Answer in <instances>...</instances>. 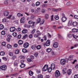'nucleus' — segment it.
Returning <instances> with one entry per match:
<instances>
[{
    "instance_id": "f257e3e1",
    "label": "nucleus",
    "mask_w": 78,
    "mask_h": 78,
    "mask_svg": "<svg viewBox=\"0 0 78 78\" xmlns=\"http://www.w3.org/2000/svg\"><path fill=\"white\" fill-rule=\"evenodd\" d=\"M60 72H59L58 70H56L55 73V76H56V77H58V76H60Z\"/></svg>"
},
{
    "instance_id": "f03ea898",
    "label": "nucleus",
    "mask_w": 78,
    "mask_h": 78,
    "mask_svg": "<svg viewBox=\"0 0 78 78\" xmlns=\"http://www.w3.org/2000/svg\"><path fill=\"white\" fill-rule=\"evenodd\" d=\"M0 69L1 70H5L6 69H7V66L6 65H4L1 66Z\"/></svg>"
},
{
    "instance_id": "7ed1b4c3",
    "label": "nucleus",
    "mask_w": 78,
    "mask_h": 78,
    "mask_svg": "<svg viewBox=\"0 0 78 78\" xmlns=\"http://www.w3.org/2000/svg\"><path fill=\"white\" fill-rule=\"evenodd\" d=\"M23 46L25 48H28V47H29V43L27 42L23 44Z\"/></svg>"
},
{
    "instance_id": "20e7f679",
    "label": "nucleus",
    "mask_w": 78,
    "mask_h": 78,
    "mask_svg": "<svg viewBox=\"0 0 78 78\" xmlns=\"http://www.w3.org/2000/svg\"><path fill=\"white\" fill-rule=\"evenodd\" d=\"M48 70V65H45L43 68V71H45Z\"/></svg>"
},
{
    "instance_id": "39448f33",
    "label": "nucleus",
    "mask_w": 78,
    "mask_h": 78,
    "mask_svg": "<svg viewBox=\"0 0 78 78\" xmlns=\"http://www.w3.org/2000/svg\"><path fill=\"white\" fill-rule=\"evenodd\" d=\"M61 64L62 65H63L66 64V60L64 59H61L60 61Z\"/></svg>"
},
{
    "instance_id": "423d86ee",
    "label": "nucleus",
    "mask_w": 78,
    "mask_h": 78,
    "mask_svg": "<svg viewBox=\"0 0 78 78\" xmlns=\"http://www.w3.org/2000/svg\"><path fill=\"white\" fill-rule=\"evenodd\" d=\"M50 45V40H48L46 43V46L48 47V46H49Z\"/></svg>"
},
{
    "instance_id": "0eeeda50",
    "label": "nucleus",
    "mask_w": 78,
    "mask_h": 78,
    "mask_svg": "<svg viewBox=\"0 0 78 78\" xmlns=\"http://www.w3.org/2000/svg\"><path fill=\"white\" fill-rule=\"evenodd\" d=\"M16 30V28L15 27H12L10 29V31L11 32H14Z\"/></svg>"
},
{
    "instance_id": "6e6552de",
    "label": "nucleus",
    "mask_w": 78,
    "mask_h": 78,
    "mask_svg": "<svg viewBox=\"0 0 78 78\" xmlns=\"http://www.w3.org/2000/svg\"><path fill=\"white\" fill-rule=\"evenodd\" d=\"M25 21V19L24 17L22 18L20 20V22L21 23H24Z\"/></svg>"
},
{
    "instance_id": "1a4fd4ad",
    "label": "nucleus",
    "mask_w": 78,
    "mask_h": 78,
    "mask_svg": "<svg viewBox=\"0 0 78 78\" xmlns=\"http://www.w3.org/2000/svg\"><path fill=\"white\" fill-rule=\"evenodd\" d=\"M58 42H55L53 46L55 48H57L58 47Z\"/></svg>"
},
{
    "instance_id": "9d476101",
    "label": "nucleus",
    "mask_w": 78,
    "mask_h": 78,
    "mask_svg": "<svg viewBox=\"0 0 78 78\" xmlns=\"http://www.w3.org/2000/svg\"><path fill=\"white\" fill-rule=\"evenodd\" d=\"M72 74V69H69L67 72V74L68 75H70Z\"/></svg>"
},
{
    "instance_id": "9b49d317",
    "label": "nucleus",
    "mask_w": 78,
    "mask_h": 78,
    "mask_svg": "<svg viewBox=\"0 0 78 78\" xmlns=\"http://www.w3.org/2000/svg\"><path fill=\"white\" fill-rule=\"evenodd\" d=\"M9 14V12L7 11H5L4 12V15L5 16H8Z\"/></svg>"
},
{
    "instance_id": "f8f14e48",
    "label": "nucleus",
    "mask_w": 78,
    "mask_h": 78,
    "mask_svg": "<svg viewBox=\"0 0 78 78\" xmlns=\"http://www.w3.org/2000/svg\"><path fill=\"white\" fill-rule=\"evenodd\" d=\"M51 68L52 70H54L55 69V64H52L51 65Z\"/></svg>"
},
{
    "instance_id": "ddd939ff",
    "label": "nucleus",
    "mask_w": 78,
    "mask_h": 78,
    "mask_svg": "<svg viewBox=\"0 0 78 78\" xmlns=\"http://www.w3.org/2000/svg\"><path fill=\"white\" fill-rule=\"evenodd\" d=\"M28 32V30L27 29H23L22 31V33H23V34H25V33H27Z\"/></svg>"
},
{
    "instance_id": "4468645a",
    "label": "nucleus",
    "mask_w": 78,
    "mask_h": 78,
    "mask_svg": "<svg viewBox=\"0 0 78 78\" xmlns=\"http://www.w3.org/2000/svg\"><path fill=\"white\" fill-rule=\"evenodd\" d=\"M72 31L73 33H75L76 32H78V29H77L74 28V29H72Z\"/></svg>"
},
{
    "instance_id": "2eb2a0df",
    "label": "nucleus",
    "mask_w": 78,
    "mask_h": 78,
    "mask_svg": "<svg viewBox=\"0 0 78 78\" xmlns=\"http://www.w3.org/2000/svg\"><path fill=\"white\" fill-rule=\"evenodd\" d=\"M62 20L63 22H66V21L67 18L66 17H62Z\"/></svg>"
},
{
    "instance_id": "dca6fc26",
    "label": "nucleus",
    "mask_w": 78,
    "mask_h": 78,
    "mask_svg": "<svg viewBox=\"0 0 78 78\" xmlns=\"http://www.w3.org/2000/svg\"><path fill=\"white\" fill-rule=\"evenodd\" d=\"M31 48L33 50H35L36 48V46L35 45H33L31 46Z\"/></svg>"
},
{
    "instance_id": "f3484780",
    "label": "nucleus",
    "mask_w": 78,
    "mask_h": 78,
    "mask_svg": "<svg viewBox=\"0 0 78 78\" xmlns=\"http://www.w3.org/2000/svg\"><path fill=\"white\" fill-rule=\"evenodd\" d=\"M41 18H38L36 22V24H38V23H39L41 22Z\"/></svg>"
},
{
    "instance_id": "a211bd4d",
    "label": "nucleus",
    "mask_w": 78,
    "mask_h": 78,
    "mask_svg": "<svg viewBox=\"0 0 78 78\" xmlns=\"http://www.w3.org/2000/svg\"><path fill=\"white\" fill-rule=\"evenodd\" d=\"M78 25V23L76 22H74L73 23V25L74 27H76Z\"/></svg>"
},
{
    "instance_id": "6ab92c4d",
    "label": "nucleus",
    "mask_w": 78,
    "mask_h": 78,
    "mask_svg": "<svg viewBox=\"0 0 78 78\" xmlns=\"http://www.w3.org/2000/svg\"><path fill=\"white\" fill-rule=\"evenodd\" d=\"M73 56L72 55H70L68 58V60L69 61H72V59H73Z\"/></svg>"
},
{
    "instance_id": "aec40b11",
    "label": "nucleus",
    "mask_w": 78,
    "mask_h": 78,
    "mask_svg": "<svg viewBox=\"0 0 78 78\" xmlns=\"http://www.w3.org/2000/svg\"><path fill=\"white\" fill-rule=\"evenodd\" d=\"M20 66L21 67V68H24L25 67V64L21 63V65Z\"/></svg>"
},
{
    "instance_id": "412c9836",
    "label": "nucleus",
    "mask_w": 78,
    "mask_h": 78,
    "mask_svg": "<svg viewBox=\"0 0 78 78\" xmlns=\"http://www.w3.org/2000/svg\"><path fill=\"white\" fill-rule=\"evenodd\" d=\"M37 78H43V75L42 74L38 75L37 76Z\"/></svg>"
},
{
    "instance_id": "4be33fe9",
    "label": "nucleus",
    "mask_w": 78,
    "mask_h": 78,
    "mask_svg": "<svg viewBox=\"0 0 78 78\" xmlns=\"http://www.w3.org/2000/svg\"><path fill=\"white\" fill-rule=\"evenodd\" d=\"M67 72V69L66 68L64 69L63 70V73L65 74Z\"/></svg>"
},
{
    "instance_id": "5701e85b",
    "label": "nucleus",
    "mask_w": 78,
    "mask_h": 78,
    "mask_svg": "<svg viewBox=\"0 0 78 78\" xmlns=\"http://www.w3.org/2000/svg\"><path fill=\"white\" fill-rule=\"evenodd\" d=\"M22 52L23 53H27V50L25 48H23L22 49Z\"/></svg>"
},
{
    "instance_id": "b1692460",
    "label": "nucleus",
    "mask_w": 78,
    "mask_h": 78,
    "mask_svg": "<svg viewBox=\"0 0 78 78\" xmlns=\"http://www.w3.org/2000/svg\"><path fill=\"white\" fill-rule=\"evenodd\" d=\"M36 48L38 50H40L41 48V45H38L37 47L36 46Z\"/></svg>"
},
{
    "instance_id": "393cba45",
    "label": "nucleus",
    "mask_w": 78,
    "mask_h": 78,
    "mask_svg": "<svg viewBox=\"0 0 78 78\" xmlns=\"http://www.w3.org/2000/svg\"><path fill=\"white\" fill-rule=\"evenodd\" d=\"M18 43L19 45H22V44H23V41L22 40L19 41Z\"/></svg>"
},
{
    "instance_id": "a878e982",
    "label": "nucleus",
    "mask_w": 78,
    "mask_h": 78,
    "mask_svg": "<svg viewBox=\"0 0 78 78\" xmlns=\"http://www.w3.org/2000/svg\"><path fill=\"white\" fill-rule=\"evenodd\" d=\"M4 28V26L3 24H0V30H3Z\"/></svg>"
},
{
    "instance_id": "bb28decb",
    "label": "nucleus",
    "mask_w": 78,
    "mask_h": 78,
    "mask_svg": "<svg viewBox=\"0 0 78 78\" xmlns=\"http://www.w3.org/2000/svg\"><path fill=\"white\" fill-rule=\"evenodd\" d=\"M51 51V49L50 48H48L46 50L47 52H48V53H50V51Z\"/></svg>"
},
{
    "instance_id": "cd10ccee",
    "label": "nucleus",
    "mask_w": 78,
    "mask_h": 78,
    "mask_svg": "<svg viewBox=\"0 0 78 78\" xmlns=\"http://www.w3.org/2000/svg\"><path fill=\"white\" fill-rule=\"evenodd\" d=\"M48 18H49V16H48V14H46L45 17V19H48Z\"/></svg>"
},
{
    "instance_id": "c85d7f7f",
    "label": "nucleus",
    "mask_w": 78,
    "mask_h": 78,
    "mask_svg": "<svg viewBox=\"0 0 78 78\" xmlns=\"http://www.w3.org/2000/svg\"><path fill=\"white\" fill-rule=\"evenodd\" d=\"M51 55L54 56L55 55H56V53L55 52V51H52L51 52Z\"/></svg>"
},
{
    "instance_id": "c756f323",
    "label": "nucleus",
    "mask_w": 78,
    "mask_h": 78,
    "mask_svg": "<svg viewBox=\"0 0 78 78\" xmlns=\"http://www.w3.org/2000/svg\"><path fill=\"white\" fill-rule=\"evenodd\" d=\"M5 53L3 51H1L0 52V55L1 56H4V55H5Z\"/></svg>"
},
{
    "instance_id": "7c9ffc66",
    "label": "nucleus",
    "mask_w": 78,
    "mask_h": 78,
    "mask_svg": "<svg viewBox=\"0 0 78 78\" xmlns=\"http://www.w3.org/2000/svg\"><path fill=\"white\" fill-rule=\"evenodd\" d=\"M40 2H37L36 3V6H39L40 5Z\"/></svg>"
},
{
    "instance_id": "2f4dec72",
    "label": "nucleus",
    "mask_w": 78,
    "mask_h": 78,
    "mask_svg": "<svg viewBox=\"0 0 78 78\" xmlns=\"http://www.w3.org/2000/svg\"><path fill=\"white\" fill-rule=\"evenodd\" d=\"M72 22L71 21H70L69 22L68 26H69V27H70V26H71V25H72Z\"/></svg>"
},
{
    "instance_id": "473e14b6",
    "label": "nucleus",
    "mask_w": 78,
    "mask_h": 78,
    "mask_svg": "<svg viewBox=\"0 0 78 78\" xmlns=\"http://www.w3.org/2000/svg\"><path fill=\"white\" fill-rule=\"evenodd\" d=\"M29 73L30 76H32L33 75V72L31 71H29Z\"/></svg>"
},
{
    "instance_id": "72a5a7b5",
    "label": "nucleus",
    "mask_w": 78,
    "mask_h": 78,
    "mask_svg": "<svg viewBox=\"0 0 78 78\" xmlns=\"http://www.w3.org/2000/svg\"><path fill=\"white\" fill-rule=\"evenodd\" d=\"M17 16L18 17H20V16H21L22 17V16H23V14H21L20 13H18L17 14Z\"/></svg>"
},
{
    "instance_id": "f704fd0d",
    "label": "nucleus",
    "mask_w": 78,
    "mask_h": 78,
    "mask_svg": "<svg viewBox=\"0 0 78 78\" xmlns=\"http://www.w3.org/2000/svg\"><path fill=\"white\" fill-rule=\"evenodd\" d=\"M58 38H59L60 39H64V38H63V37L60 34L58 35Z\"/></svg>"
},
{
    "instance_id": "c9c22d12",
    "label": "nucleus",
    "mask_w": 78,
    "mask_h": 78,
    "mask_svg": "<svg viewBox=\"0 0 78 78\" xmlns=\"http://www.w3.org/2000/svg\"><path fill=\"white\" fill-rule=\"evenodd\" d=\"M15 53L16 54H19V50L18 49H17L15 51Z\"/></svg>"
},
{
    "instance_id": "e433bc0d",
    "label": "nucleus",
    "mask_w": 78,
    "mask_h": 78,
    "mask_svg": "<svg viewBox=\"0 0 78 78\" xmlns=\"http://www.w3.org/2000/svg\"><path fill=\"white\" fill-rule=\"evenodd\" d=\"M55 19L56 20H58L59 19V16L58 15H56L55 16Z\"/></svg>"
},
{
    "instance_id": "4c0bfd02",
    "label": "nucleus",
    "mask_w": 78,
    "mask_h": 78,
    "mask_svg": "<svg viewBox=\"0 0 78 78\" xmlns=\"http://www.w3.org/2000/svg\"><path fill=\"white\" fill-rule=\"evenodd\" d=\"M48 5L47 4H43L42 5V8H44L46 7V6H47Z\"/></svg>"
},
{
    "instance_id": "58836bf2",
    "label": "nucleus",
    "mask_w": 78,
    "mask_h": 78,
    "mask_svg": "<svg viewBox=\"0 0 78 78\" xmlns=\"http://www.w3.org/2000/svg\"><path fill=\"white\" fill-rule=\"evenodd\" d=\"M51 70H52V69L51 68H48V72H51Z\"/></svg>"
},
{
    "instance_id": "ea45409f",
    "label": "nucleus",
    "mask_w": 78,
    "mask_h": 78,
    "mask_svg": "<svg viewBox=\"0 0 78 78\" xmlns=\"http://www.w3.org/2000/svg\"><path fill=\"white\" fill-rule=\"evenodd\" d=\"M41 11V8L38 7L36 9V11L37 12H40Z\"/></svg>"
},
{
    "instance_id": "a19ab883",
    "label": "nucleus",
    "mask_w": 78,
    "mask_h": 78,
    "mask_svg": "<svg viewBox=\"0 0 78 78\" xmlns=\"http://www.w3.org/2000/svg\"><path fill=\"white\" fill-rule=\"evenodd\" d=\"M37 33L38 35H41V33L40 32L39 30H37Z\"/></svg>"
},
{
    "instance_id": "79ce46f5",
    "label": "nucleus",
    "mask_w": 78,
    "mask_h": 78,
    "mask_svg": "<svg viewBox=\"0 0 78 78\" xmlns=\"http://www.w3.org/2000/svg\"><path fill=\"white\" fill-rule=\"evenodd\" d=\"M6 21V19L5 18H4L2 20V22H3L4 23H5V22Z\"/></svg>"
},
{
    "instance_id": "37998d69",
    "label": "nucleus",
    "mask_w": 78,
    "mask_h": 78,
    "mask_svg": "<svg viewBox=\"0 0 78 78\" xmlns=\"http://www.w3.org/2000/svg\"><path fill=\"white\" fill-rule=\"evenodd\" d=\"M2 34V35H5V30H3L2 31L1 33Z\"/></svg>"
},
{
    "instance_id": "c03bdc74",
    "label": "nucleus",
    "mask_w": 78,
    "mask_h": 78,
    "mask_svg": "<svg viewBox=\"0 0 78 78\" xmlns=\"http://www.w3.org/2000/svg\"><path fill=\"white\" fill-rule=\"evenodd\" d=\"M73 35H72L71 34H69L68 35V36L69 38H71L72 37Z\"/></svg>"
},
{
    "instance_id": "a18cd8bd",
    "label": "nucleus",
    "mask_w": 78,
    "mask_h": 78,
    "mask_svg": "<svg viewBox=\"0 0 78 78\" xmlns=\"http://www.w3.org/2000/svg\"><path fill=\"white\" fill-rule=\"evenodd\" d=\"M72 4V3L70 2H69L66 3V5H70Z\"/></svg>"
},
{
    "instance_id": "49530a36",
    "label": "nucleus",
    "mask_w": 78,
    "mask_h": 78,
    "mask_svg": "<svg viewBox=\"0 0 78 78\" xmlns=\"http://www.w3.org/2000/svg\"><path fill=\"white\" fill-rule=\"evenodd\" d=\"M12 35L14 37H16L17 36V33L16 32H14L13 33Z\"/></svg>"
},
{
    "instance_id": "de8ad7c7",
    "label": "nucleus",
    "mask_w": 78,
    "mask_h": 78,
    "mask_svg": "<svg viewBox=\"0 0 78 78\" xmlns=\"http://www.w3.org/2000/svg\"><path fill=\"white\" fill-rule=\"evenodd\" d=\"M7 47L8 48H11V45L10 44H8L7 45Z\"/></svg>"
},
{
    "instance_id": "09e8293b",
    "label": "nucleus",
    "mask_w": 78,
    "mask_h": 78,
    "mask_svg": "<svg viewBox=\"0 0 78 78\" xmlns=\"http://www.w3.org/2000/svg\"><path fill=\"white\" fill-rule=\"evenodd\" d=\"M29 37L30 39H31L33 38V35L32 34H30L29 35Z\"/></svg>"
},
{
    "instance_id": "8fccbe9b",
    "label": "nucleus",
    "mask_w": 78,
    "mask_h": 78,
    "mask_svg": "<svg viewBox=\"0 0 78 78\" xmlns=\"http://www.w3.org/2000/svg\"><path fill=\"white\" fill-rule=\"evenodd\" d=\"M7 37H8V38H9V39H11L12 38V36H11V35H8L7 36Z\"/></svg>"
},
{
    "instance_id": "3c124183",
    "label": "nucleus",
    "mask_w": 78,
    "mask_h": 78,
    "mask_svg": "<svg viewBox=\"0 0 78 78\" xmlns=\"http://www.w3.org/2000/svg\"><path fill=\"white\" fill-rule=\"evenodd\" d=\"M2 45L3 46H5L6 45V42H2Z\"/></svg>"
},
{
    "instance_id": "603ef678",
    "label": "nucleus",
    "mask_w": 78,
    "mask_h": 78,
    "mask_svg": "<svg viewBox=\"0 0 78 78\" xmlns=\"http://www.w3.org/2000/svg\"><path fill=\"white\" fill-rule=\"evenodd\" d=\"M27 61L29 62H31L32 61V60H31V59L30 58H27Z\"/></svg>"
},
{
    "instance_id": "864d4df0",
    "label": "nucleus",
    "mask_w": 78,
    "mask_h": 78,
    "mask_svg": "<svg viewBox=\"0 0 78 78\" xmlns=\"http://www.w3.org/2000/svg\"><path fill=\"white\" fill-rule=\"evenodd\" d=\"M28 37V35L27 34H25L24 35V36L23 37V39H25V38H26V37Z\"/></svg>"
},
{
    "instance_id": "5fc2aeb1",
    "label": "nucleus",
    "mask_w": 78,
    "mask_h": 78,
    "mask_svg": "<svg viewBox=\"0 0 78 78\" xmlns=\"http://www.w3.org/2000/svg\"><path fill=\"white\" fill-rule=\"evenodd\" d=\"M73 37L74 38H75V39H76L77 38V37H78L77 36H76L74 34H73Z\"/></svg>"
},
{
    "instance_id": "6e6d98bb",
    "label": "nucleus",
    "mask_w": 78,
    "mask_h": 78,
    "mask_svg": "<svg viewBox=\"0 0 78 78\" xmlns=\"http://www.w3.org/2000/svg\"><path fill=\"white\" fill-rule=\"evenodd\" d=\"M33 23V21L32 20H30L28 22V23L29 24H32Z\"/></svg>"
},
{
    "instance_id": "4d7b16f0",
    "label": "nucleus",
    "mask_w": 78,
    "mask_h": 78,
    "mask_svg": "<svg viewBox=\"0 0 78 78\" xmlns=\"http://www.w3.org/2000/svg\"><path fill=\"white\" fill-rule=\"evenodd\" d=\"M34 37H38V35L37 34H35L34 35Z\"/></svg>"
},
{
    "instance_id": "13d9d810",
    "label": "nucleus",
    "mask_w": 78,
    "mask_h": 78,
    "mask_svg": "<svg viewBox=\"0 0 78 78\" xmlns=\"http://www.w3.org/2000/svg\"><path fill=\"white\" fill-rule=\"evenodd\" d=\"M9 55L10 56H13V53L10 52L9 53Z\"/></svg>"
},
{
    "instance_id": "bf43d9fd",
    "label": "nucleus",
    "mask_w": 78,
    "mask_h": 78,
    "mask_svg": "<svg viewBox=\"0 0 78 78\" xmlns=\"http://www.w3.org/2000/svg\"><path fill=\"white\" fill-rule=\"evenodd\" d=\"M21 36H22V35L20 34L18 35V39H20V38H21Z\"/></svg>"
},
{
    "instance_id": "052dcab7",
    "label": "nucleus",
    "mask_w": 78,
    "mask_h": 78,
    "mask_svg": "<svg viewBox=\"0 0 78 78\" xmlns=\"http://www.w3.org/2000/svg\"><path fill=\"white\" fill-rule=\"evenodd\" d=\"M35 31H36V30L35 29H34L32 31V32H31V33H32V34H34V33H35Z\"/></svg>"
},
{
    "instance_id": "680f3d73",
    "label": "nucleus",
    "mask_w": 78,
    "mask_h": 78,
    "mask_svg": "<svg viewBox=\"0 0 78 78\" xmlns=\"http://www.w3.org/2000/svg\"><path fill=\"white\" fill-rule=\"evenodd\" d=\"M52 10L53 11H57V9H55L54 8H52Z\"/></svg>"
},
{
    "instance_id": "e2e57ef3",
    "label": "nucleus",
    "mask_w": 78,
    "mask_h": 78,
    "mask_svg": "<svg viewBox=\"0 0 78 78\" xmlns=\"http://www.w3.org/2000/svg\"><path fill=\"white\" fill-rule=\"evenodd\" d=\"M30 58L31 59H33L34 58V57L33 55H31L30 56Z\"/></svg>"
},
{
    "instance_id": "0e129e2a",
    "label": "nucleus",
    "mask_w": 78,
    "mask_h": 78,
    "mask_svg": "<svg viewBox=\"0 0 78 78\" xmlns=\"http://www.w3.org/2000/svg\"><path fill=\"white\" fill-rule=\"evenodd\" d=\"M78 44H76L74 45V48H76V47H78Z\"/></svg>"
},
{
    "instance_id": "69168bd1",
    "label": "nucleus",
    "mask_w": 78,
    "mask_h": 78,
    "mask_svg": "<svg viewBox=\"0 0 78 78\" xmlns=\"http://www.w3.org/2000/svg\"><path fill=\"white\" fill-rule=\"evenodd\" d=\"M14 47L16 48L17 47V46H18V45L17 44H15L14 45Z\"/></svg>"
},
{
    "instance_id": "338daca9",
    "label": "nucleus",
    "mask_w": 78,
    "mask_h": 78,
    "mask_svg": "<svg viewBox=\"0 0 78 78\" xmlns=\"http://www.w3.org/2000/svg\"><path fill=\"white\" fill-rule=\"evenodd\" d=\"M74 78H78V75H76L74 76Z\"/></svg>"
},
{
    "instance_id": "774afa93",
    "label": "nucleus",
    "mask_w": 78,
    "mask_h": 78,
    "mask_svg": "<svg viewBox=\"0 0 78 78\" xmlns=\"http://www.w3.org/2000/svg\"><path fill=\"white\" fill-rule=\"evenodd\" d=\"M74 17L75 19H78V16L77 15H74Z\"/></svg>"
}]
</instances>
